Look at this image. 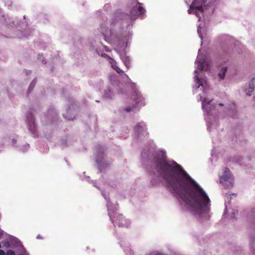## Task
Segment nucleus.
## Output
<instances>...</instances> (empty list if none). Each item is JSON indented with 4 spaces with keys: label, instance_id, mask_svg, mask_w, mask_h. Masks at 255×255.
I'll list each match as a JSON object with an SVG mask.
<instances>
[{
    "label": "nucleus",
    "instance_id": "1",
    "mask_svg": "<svg viewBox=\"0 0 255 255\" xmlns=\"http://www.w3.org/2000/svg\"><path fill=\"white\" fill-rule=\"evenodd\" d=\"M157 166L166 179L168 187L179 198L183 208L193 214L207 213L210 200L206 192L174 161L167 162L161 151Z\"/></svg>",
    "mask_w": 255,
    "mask_h": 255
},
{
    "label": "nucleus",
    "instance_id": "2",
    "mask_svg": "<svg viewBox=\"0 0 255 255\" xmlns=\"http://www.w3.org/2000/svg\"><path fill=\"white\" fill-rule=\"evenodd\" d=\"M196 85L194 87V92L198 94L202 102V107L207 114L210 115L215 113V106L212 103L213 99L210 97L208 85L207 80L205 79H200L198 76H196Z\"/></svg>",
    "mask_w": 255,
    "mask_h": 255
},
{
    "label": "nucleus",
    "instance_id": "3",
    "mask_svg": "<svg viewBox=\"0 0 255 255\" xmlns=\"http://www.w3.org/2000/svg\"><path fill=\"white\" fill-rule=\"evenodd\" d=\"M200 52V50L198 52L199 54L195 64L197 65V68L198 70L207 71L209 69V64L208 62L206 61L205 57L199 53Z\"/></svg>",
    "mask_w": 255,
    "mask_h": 255
},
{
    "label": "nucleus",
    "instance_id": "4",
    "mask_svg": "<svg viewBox=\"0 0 255 255\" xmlns=\"http://www.w3.org/2000/svg\"><path fill=\"white\" fill-rule=\"evenodd\" d=\"M220 183L227 188H230L233 185V178L229 173L228 169L225 170V174L221 177Z\"/></svg>",
    "mask_w": 255,
    "mask_h": 255
},
{
    "label": "nucleus",
    "instance_id": "5",
    "mask_svg": "<svg viewBox=\"0 0 255 255\" xmlns=\"http://www.w3.org/2000/svg\"><path fill=\"white\" fill-rule=\"evenodd\" d=\"M188 12L189 13L193 12L196 15L200 20L201 16L199 15V13H202L203 12L202 5L197 3V0H194L192 3Z\"/></svg>",
    "mask_w": 255,
    "mask_h": 255
},
{
    "label": "nucleus",
    "instance_id": "6",
    "mask_svg": "<svg viewBox=\"0 0 255 255\" xmlns=\"http://www.w3.org/2000/svg\"><path fill=\"white\" fill-rule=\"evenodd\" d=\"M254 81V80L252 81L251 83H250L248 88L245 90L246 94L247 96H251L252 92L255 89V84Z\"/></svg>",
    "mask_w": 255,
    "mask_h": 255
},
{
    "label": "nucleus",
    "instance_id": "7",
    "mask_svg": "<svg viewBox=\"0 0 255 255\" xmlns=\"http://www.w3.org/2000/svg\"><path fill=\"white\" fill-rule=\"evenodd\" d=\"M109 63L111 64L113 68L114 69L117 73H121L122 72V70L117 66L116 62L114 59L110 58Z\"/></svg>",
    "mask_w": 255,
    "mask_h": 255
},
{
    "label": "nucleus",
    "instance_id": "8",
    "mask_svg": "<svg viewBox=\"0 0 255 255\" xmlns=\"http://www.w3.org/2000/svg\"><path fill=\"white\" fill-rule=\"evenodd\" d=\"M227 71V67L226 66H224L222 67L220 72L218 73V76L221 79H223L224 78Z\"/></svg>",
    "mask_w": 255,
    "mask_h": 255
},
{
    "label": "nucleus",
    "instance_id": "9",
    "mask_svg": "<svg viewBox=\"0 0 255 255\" xmlns=\"http://www.w3.org/2000/svg\"><path fill=\"white\" fill-rule=\"evenodd\" d=\"M136 7L138 8V11L139 14H142L144 13L145 9L139 3L136 6Z\"/></svg>",
    "mask_w": 255,
    "mask_h": 255
},
{
    "label": "nucleus",
    "instance_id": "10",
    "mask_svg": "<svg viewBox=\"0 0 255 255\" xmlns=\"http://www.w3.org/2000/svg\"><path fill=\"white\" fill-rule=\"evenodd\" d=\"M124 62H125V64L126 66L128 68H129V59L128 57H126L125 59H123Z\"/></svg>",
    "mask_w": 255,
    "mask_h": 255
},
{
    "label": "nucleus",
    "instance_id": "11",
    "mask_svg": "<svg viewBox=\"0 0 255 255\" xmlns=\"http://www.w3.org/2000/svg\"><path fill=\"white\" fill-rule=\"evenodd\" d=\"M8 255H15V253L12 251H9L7 253Z\"/></svg>",
    "mask_w": 255,
    "mask_h": 255
},
{
    "label": "nucleus",
    "instance_id": "12",
    "mask_svg": "<svg viewBox=\"0 0 255 255\" xmlns=\"http://www.w3.org/2000/svg\"><path fill=\"white\" fill-rule=\"evenodd\" d=\"M0 255H5V253L2 250H0Z\"/></svg>",
    "mask_w": 255,
    "mask_h": 255
},
{
    "label": "nucleus",
    "instance_id": "13",
    "mask_svg": "<svg viewBox=\"0 0 255 255\" xmlns=\"http://www.w3.org/2000/svg\"><path fill=\"white\" fill-rule=\"evenodd\" d=\"M139 127H140V126L139 125L136 126L135 127L136 130H137L138 131H139L140 130Z\"/></svg>",
    "mask_w": 255,
    "mask_h": 255
},
{
    "label": "nucleus",
    "instance_id": "14",
    "mask_svg": "<svg viewBox=\"0 0 255 255\" xmlns=\"http://www.w3.org/2000/svg\"><path fill=\"white\" fill-rule=\"evenodd\" d=\"M198 34H199L200 37L202 38V36H201V34H200V29H199V28H198Z\"/></svg>",
    "mask_w": 255,
    "mask_h": 255
},
{
    "label": "nucleus",
    "instance_id": "15",
    "mask_svg": "<svg viewBox=\"0 0 255 255\" xmlns=\"http://www.w3.org/2000/svg\"><path fill=\"white\" fill-rule=\"evenodd\" d=\"M34 84H35V83H34V81H33L32 83H31V85H34Z\"/></svg>",
    "mask_w": 255,
    "mask_h": 255
},
{
    "label": "nucleus",
    "instance_id": "16",
    "mask_svg": "<svg viewBox=\"0 0 255 255\" xmlns=\"http://www.w3.org/2000/svg\"><path fill=\"white\" fill-rule=\"evenodd\" d=\"M120 218L122 221L124 220L123 217H120Z\"/></svg>",
    "mask_w": 255,
    "mask_h": 255
},
{
    "label": "nucleus",
    "instance_id": "17",
    "mask_svg": "<svg viewBox=\"0 0 255 255\" xmlns=\"http://www.w3.org/2000/svg\"><path fill=\"white\" fill-rule=\"evenodd\" d=\"M119 226H122L123 224L122 223H119Z\"/></svg>",
    "mask_w": 255,
    "mask_h": 255
},
{
    "label": "nucleus",
    "instance_id": "18",
    "mask_svg": "<svg viewBox=\"0 0 255 255\" xmlns=\"http://www.w3.org/2000/svg\"><path fill=\"white\" fill-rule=\"evenodd\" d=\"M219 106H223V104H220Z\"/></svg>",
    "mask_w": 255,
    "mask_h": 255
},
{
    "label": "nucleus",
    "instance_id": "19",
    "mask_svg": "<svg viewBox=\"0 0 255 255\" xmlns=\"http://www.w3.org/2000/svg\"><path fill=\"white\" fill-rule=\"evenodd\" d=\"M195 73H197V71L196 70L195 71Z\"/></svg>",
    "mask_w": 255,
    "mask_h": 255
}]
</instances>
